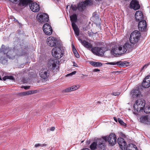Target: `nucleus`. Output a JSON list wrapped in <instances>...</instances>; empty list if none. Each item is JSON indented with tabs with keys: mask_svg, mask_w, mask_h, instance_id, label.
Masks as SVG:
<instances>
[{
	"mask_svg": "<svg viewBox=\"0 0 150 150\" xmlns=\"http://www.w3.org/2000/svg\"><path fill=\"white\" fill-rule=\"evenodd\" d=\"M30 8L33 12H37L40 10V6L36 2H32L30 5Z\"/></svg>",
	"mask_w": 150,
	"mask_h": 150,
	"instance_id": "a211bd4d",
	"label": "nucleus"
},
{
	"mask_svg": "<svg viewBox=\"0 0 150 150\" xmlns=\"http://www.w3.org/2000/svg\"><path fill=\"white\" fill-rule=\"evenodd\" d=\"M139 121L144 124H150V117L148 116H142L140 117Z\"/></svg>",
	"mask_w": 150,
	"mask_h": 150,
	"instance_id": "412c9836",
	"label": "nucleus"
},
{
	"mask_svg": "<svg viewBox=\"0 0 150 150\" xmlns=\"http://www.w3.org/2000/svg\"><path fill=\"white\" fill-rule=\"evenodd\" d=\"M117 142L122 150H127L128 146L125 141L123 138L121 137L118 138Z\"/></svg>",
	"mask_w": 150,
	"mask_h": 150,
	"instance_id": "4468645a",
	"label": "nucleus"
},
{
	"mask_svg": "<svg viewBox=\"0 0 150 150\" xmlns=\"http://www.w3.org/2000/svg\"><path fill=\"white\" fill-rule=\"evenodd\" d=\"M148 64H145L144 65V66L142 67V69H145L147 67V66H148Z\"/></svg>",
	"mask_w": 150,
	"mask_h": 150,
	"instance_id": "37998d69",
	"label": "nucleus"
},
{
	"mask_svg": "<svg viewBox=\"0 0 150 150\" xmlns=\"http://www.w3.org/2000/svg\"><path fill=\"white\" fill-rule=\"evenodd\" d=\"M92 3V0H86V1L80 2L78 4V9L81 11H82L85 8L86 6L91 4Z\"/></svg>",
	"mask_w": 150,
	"mask_h": 150,
	"instance_id": "9d476101",
	"label": "nucleus"
},
{
	"mask_svg": "<svg viewBox=\"0 0 150 150\" xmlns=\"http://www.w3.org/2000/svg\"><path fill=\"white\" fill-rule=\"evenodd\" d=\"M103 138L105 142L107 140L109 143L112 145H114L117 142L116 136L114 133L110 134L108 136L104 137Z\"/></svg>",
	"mask_w": 150,
	"mask_h": 150,
	"instance_id": "0eeeda50",
	"label": "nucleus"
},
{
	"mask_svg": "<svg viewBox=\"0 0 150 150\" xmlns=\"http://www.w3.org/2000/svg\"><path fill=\"white\" fill-rule=\"evenodd\" d=\"M39 75L42 78L45 79H47L49 76L48 70L46 68L42 69L40 72Z\"/></svg>",
	"mask_w": 150,
	"mask_h": 150,
	"instance_id": "f3484780",
	"label": "nucleus"
},
{
	"mask_svg": "<svg viewBox=\"0 0 150 150\" xmlns=\"http://www.w3.org/2000/svg\"><path fill=\"white\" fill-rule=\"evenodd\" d=\"M147 23L146 21L144 20L139 21L138 24V29L141 31H145L147 29Z\"/></svg>",
	"mask_w": 150,
	"mask_h": 150,
	"instance_id": "ddd939ff",
	"label": "nucleus"
},
{
	"mask_svg": "<svg viewBox=\"0 0 150 150\" xmlns=\"http://www.w3.org/2000/svg\"><path fill=\"white\" fill-rule=\"evenodd\" d=\"M43 30L45 35H50L52 33V29L51 25L48 23L44 24L43 27Z\"/></svg>",
	"mask_w": 150,
	"mask_h": 150,
	"instance_id": "9b49d317",
	"label": "nucleus"
},
{
	"mask_svg": "<svg viewBox=\"0 0 150 150\" xmlns=\"http://www.w3.org/2000/svg\"><path fill=\"white\" fill-rule=\"evenodd\" d=\"M78 40L80 41L82 45L84 47L87 48L88 50H90L93 48L92 45L90 43H89L85 40L82 41V40L80 38H78Z\"/></svg>",
	"mask_w": 150,
	"mask_h": 150,
	"instance_id": "b1692460",
	"label": "nucleus"
},
{
	"mask_svg": "<svg viewBox=\"0 0 150 150\" xmlns=\"http://www.w3.org/2000/svg\"><path fill=\"white\" fill-rule=\"evenodd\" d=\"M80 87V86L79 85H74L65 89L63 90V92L65 93L71 92L77 90Z\"/></svg>",
	"mask_w": 150,
	"mask_h": 150,
	"instance_id": "5701e85b",
	"label": "nucleus"
},
{
	"mask_svg": "<svg viewBox=\"0 0 150 150\" xmlns=\"http://www.w3.org/2000/svg\"><path fill=\"white\" fill-rule=\"evenodd\" d=\"M30 86H24V88L25 89H28L29 88Z\"/></svg>",
	"mask_w": 150,
	"mask_h": 150,
	"instance_id": "49530a36",
	"label": "nucleus"
},
{
	"mask_svg": "<svg viewBox=\"0 0 150 150\" xmlns=\"http://www.w3.org/2000/svg\"><path fill=\"white\" fill-rule=\"evenodd\" d=\"M36 18L38 22L41 23L47 22L49 20L48 15L44 13H38L37 16Z\"/></svg>",
	"mask_w": 150,
	"mask_h": 150,
	"instance_id": "6e6552de",
	"label": "nucleus"
},
{
	"mask_svg": "<svg viewBox=\"0 0 150 150\" xmlns=\"http://www.w3.org/2000/svg\"><path fill=\"white\" fill-rule=\"evenodd\" d=\"M130 8L134 10L138 9L140 8L139 2L136 0H132L130 4Z\"/></svg>",
	"mask_w": 150,
	"mask_h": 150,
	"instance_id": "6ab92c4d",
	"label": "nucleus"
},
{
	"mask_svg": "<svg viewBox=\"0 0 150 150\" xmlns=\"http://www.w3.org/2000/svg\"><path fill=\"white\" fill-rule=\"evenodd\" d=\"M97 144L95 142H93L91 145L90 148L92 150H94L97 148Z\"/></svg>",
	"mask_w": 150,
	"mask_h": 150,
	"instance_id": "c756f323",
	"label": "nucleus"
},
{
	"mask_svg": "<svg viewBox=\"0 0 150 150\" xmlns=\"http://www.w3.org/2000/svg\"><path fill=\"white\" fill-rule=\"evenodd\" d=\"M11 2H12L14 4H17L18 3L19 0H8Z\"/></svg>",
	"mask_w": 150,
	"mask_h": 150,
	"instance_id": "4c0bfd02",
	"label": "nucleus"
},
{
	"mask_svg": "<svg viewBox=\"0 0 150 150\" xmlns=\"http://www.w3.org/2000/svg\"><path fill=\"white\" fill-rule=\"evenodd\" d=\"M47 146V145L46 144H35V146L36 148H37L39 147H42L43 146Z\"/></svg>",
	"mask_w": 150,
	"mask_h": 150,
	"instance_id": "72a5a7b5",
	"label": "nucleus"
},
{
	"mask_svg": "<svg viewBox=\"0 0 150 150\" xmlns=\"http://www.w3.org/2000/svg\"><path fill=\"white\" fill-rule=\"evenodd\" d=\"M113 119H114V120H115V121H116V122H117V119L116 118V117H113Z\"/></svg>",
	"mask_w": 150,
	"mask_h": 150,
	"instance_id": "de8ad7c7",
	"label": "nucleus"
},
{
	"mask_svg": "<svg viewBox=\"0 0 150 150\" xmlns=\"http://www.w3.org/2000/svg\"><path fill=\"white\" fill-rule=\"evenodd\" d=\"M142 87L144 88H148L150 86V75L146 77L142 83Z\"/></svg>",
	"mask_w": 150,
	"mask_h": 150,
	"instance_id": "aec40b11",
	"label": "nucleus"
},
{
	"mask_svg": "<svg viewBox=\"0 0 150 150\" xmlns=\"http://www.w3.org/2000/svg\"><path fill=\"white\" fill-rule=\"evenodd\" d=\"M74 66H75V67H77V66L76 65H74Z\"/></svg>",
	"mask_w": 150,
	"mask_h": 150,
	"instance_id": "603ef678",
	"label": "nucleus"
},
{
	"mask_svg": "<svg viewBox=\"0 0 150 150\" xmlns=\"http://www.w3.org/2000/svg\"><path fill=\"white\" fill-rule=\"evenodd\" d=\"M100 71V69H94L93 70V71L94 72H97L99 71Z\"/></svg>",
	"mask_w": 150,
	"mask_h": 150,
	"instance_id": "79ce46f5",
	"label": "nucleus"
},
{
	"mask_svg": "<svg viewBox=\"0 0 150 150\" xmlns=\"http://www.w3.org/2000/svg\"><path fill=\"white\" fill-rule=\"evenodd\" d=\"M141 35L140 32L135 30L131 34L129 38L130 42L132 44L137 43L139 40Z\"/></svg>",
	"mask_w": 150,
	"mask_h": 150,
	"instance_id": "20e7f679",
	"label": "nucleus"
},
{
	"mask_svg": "<svg viewBox=\"0 0 150 150\" xmlns=\"http://www.w3.org/2000/svg\"><path fill=\"white\" fill-rule=\"evenodd\" d=\"M135 19L136 21H139L143 19V15L141 11H136L135 14Z\"/></svg>",
	"mask_w": 150,
	"mask_h": 150,
	"instance_id": "4be33fe9",
	"label": "nucleus"
},
{
	"mask_svg": "<svg viewBox=\"0 0 150 150\" xmlns=\"http://www.w3.org/2000/svg\"><path fill=\"white\" fill-rule=\"evenodd\" d=\"M64 53V50L63 47L58 46L54 47L52 50V54L53 57L57 59L61 58Z\"/></svg>",
	"mask_w": 150,
	"mask_h": 150,
	"instance_id": "f03ea898",
	"label": "nucleus"
},
{
	"mask_svg": "<svg viewBox=\"0 0 150 150\" xmlns=\"http://www.w3.org/2000/svg\"><path fill=\"white\" fill-rule=\"evenodd\" d=\"M144 112L148 113L150 112V106L146 107L144 110Z\"/></svg>",
	"mask_w": 150,
	"mask_h": 150,
	"instance_id": "f704fd0d",
	"label": "nucleus"
},
{
	"mask_svg": "<svg viewBox=\"0 0 150 150\" xmlns=\"http://www.w3.org/2000/svg\"><path fill=\"white\" fill-rule=\"evenodd\" d=\"M129 63L128 62L126 61H119L116 62H108L106 63L107 64H110L111 65H116L119 66V67L122 66H127L129 65Z\"/></svg>",
	"mask_w": 150,
	"mask_h": 150,
	"instance_id": "dca6fc26",
	"label": "nucleus"
},
{
	"mask_svg": "<svg viewBox=\"0 0 150 150\" xmlns=\"http://www.w3.org/2000/svg\"><path fill=\"white\" fill-rule=\"evenodd\" d=\"M82 150H89V149L88 148H85V149H83Z\"/></svg>",
	"mask_w": 150,
	"mask_h": 150,
	"instance_id": "8fccbe9b",
	"label": "nucleus"
},
{
	"mask_svg": "<svg viewBox=\"0 0 150 150\" xmlns=\"http://www.w3.org/2000/svg\"><path fill=\"white\" fill-rule=\"evenodd\" d=\"M56 63L54 60L51 59L49 60L48 63V66L54 72L58 70L59 67L58 65L56 64Z\"/></svg>",
	"mask_w": 150,
	"mask_h": 150,
	"instance_id": "f8f14e48",
	"label": "nucleus"
},
{
	"mask_svg": "<svg viewBox=\"0 0 150 150\" xmlns=\"http://www.w3.org/2000/svg\"><path fill=\"white\" fill-rule=\"evenodd\" d=\"M2 45L0 49V62L2 64L7 62L8 58L13 59L15 58V54L13 50H9V48H5Z\"/></svg>",
	"mask_w": 150,
	"mask_h": 150,
	"instance_id": "f257e3e1",
	"label": "nucleus"
},
{
	"mask_svg": "<svg viewBox=\"0 0 150 150\" xmlns=\"http://www.w3.org/2000/svg\"><path fill=\"white\" fill-rule=\"evenodd\" d=\"M91 51L94 54L98 56H102L104 53V51L101 47H94L91 49Z\"/></svg>",
	"mask_w": 150,
	"mask_h": 150,
	"instance_id": "2eb2a0df",
	"label": "nucleus"
},
{
	"mask_svg": "<svg viewBox=\"0 0 150 150\" xmlns=\"http://www.w3.org/2000/svg\"><path fill=\"white\" fill-rule=\"evenodd\" d=\"M83 142V141H82L81 142Z\"/></svg>",
	"mask_w": 150,
	"mask_h": 150,
	"instance_id": "864d4df0",
	"label": "nucleus"
},
{
	"mask_svg": "<svg viewBox=\"0 0 150 150\" xmlns=\"http://www.w3.org/2000/svg\"><path fill=\"white\" fill-rule=\"evenodd\" d=\"M83 76H87V75H83Z\"/></svg>",
	"mask_w": 150,
	"mask_h": 150,
	"instance_id": "3c124183",
	"label": "nucleus"
},
{
	"mask_svg": "<svg viewBox=\"0 0 150 150\" xmlns=\"http://www.w3.org/2000/svg\"><path fill=\"white\" fill-rule=\"evenodd\" d=\"M140 94V91L138 89H133L131 91L130 95L132 98H135L139 96Z\"/></svg>",
	"mask_w": 150,
	"mask_h": 150,
	"instance_id": "393cba45",
	"label": "nucleus"
},
{
	"mask_svg": "<svg viewBox=\"0 0 150 150\" xmlns=\"http://www.w3.org/2000/svg\"><path fill=\"white\" fill-rule=\"evenodd\" d=\"M127 51L125 48H122V45H116L112 47L111 53L113 55H121L125 53Z\"/></svg>",
	"mask_w": 150,
	"mask_h": 150,
	"instance_id": "7ed1b4c3",
	"label": "nucleus"
},
{
	"mask_svg": "<svg viewBox=\"0 0 150 150\" xmlns=\"http://www.w3.org/2000/svg\"><path fill=\"white\" fill-rule=\"evenodd\" d=\"M58 40L54 37L50 36L47 39V45L51 47L56 46L58 44Z\"/></svg>",
	"mask_w": 150,
	"mask_h": 150,
	"instance_id": "1a4fd4ad",
	"label": "nucleus"
},
{
	"mask_svg": "<svg viewBox=\"0 0 150 150\" xmlns=\"http://www.w3.org/2000/svg\"><path fill=\"white\" fill-rule=\"evenodd\" d=\"M73 52L76 57L79 58V55L77 52L76 49H74L73 51Z\"/></svg>",
	"mask_w": 150,
	"mask_h": 150,
	"instance_id": "c9c22d12",
	"label": "nucleus"
},
{
	"mask_svg": "<svg viewBox=\"0 0 150 150\" xmlns=\"http://www.w3.org/2000/svg\"><path fill=\"white\" fill-rule=\"evenodd\" d=\"M89 63L92 66L95 67H100L103 65L102 63L98 62L90 61H89Z\"/></svg>",
	"mask_w": 150,
	"mask_h": 150,
	"instance_id": "bb28decb",
	"label": "nucleus"
},
{
	"mask_svg": "<svg viewBox=\"0 0 150 150\" xmlns=\"http://www.w3.org/2000/svg\"><path fill=\"white\" fill-rule=\"evenodd\" d=\"M145 102L141 99L137 100L134 105V108L137 112H139L143 110Z\"/></svg>",
	"mask_w": 150,
	"mask_h": 150,
	"instance_id": "39448f33",
	"label": "nucleus"
},
{
	"mask_svg": "<svg viewBox=\"0 0 150 150\" xmlns=\"http://www.w3.org/2000/svg\"><path fill=\"white\" fill-rule=\"evenodd\" d=\"M120 93L119 92H113L112 94L115 96H117L119 95Z\"/></svg>",
	"mask_w": 150,
	"mask_h": 150,
	"instance_id": "a19ab883",
	"label": "nucleus"
},
{
	"mask_svg": "<svg viewBox=\"0 0 150 150\" xmlns=\"http://www.w3.org/2000/svg\"><path fill=\"white\" fill-rule=\"evenodd\" d=\"M118 121L119 123L125 127L126 125V123H125L123 121L121 120L120 118H119L118 119Z\"/></svg>",
	"mask_w": 150,
	"mask_h": 150,
	"instance_id": "473e14b6",
	"label": "nucleus"
},
{
	"mask_svg": "<svg viewBox=\"0 0 150 150\" xmlns=\"http://www.w3.org/2000/svg\"><path fill=\"white\" fill-rule=\"evenodd\" d=\"M72 49H73V51L74 49H76L75 47L73 45H72Z\"/></svg>",
	"mask_w": 150,
	"mask_h": 150,
	"instance_id": "09e8293b",
	"label": "nucleus"
},
{
	"mask_svg": "<svg viewBox=\"0 0 150 150\" xmlns=\"http://www.w3.org/2000/svg\"><path fill=\"white\" fill-rule=\"evenodd\" d=\"M19 3L18 4L19 6L21 8H24L27 4L28 2L26 0H19Z\"/></svg>",
	"mask_w": 150,
	"mask_h": 150,
	"instance_id": "a878e982",
	"label": "nucleus"
},
{
	"mask_svg": "<svg viewBox=\"0 0 150 150\" xmlns=\"http://www.w3.org/2000/svg\"><path fill=\"white\" fill-rule=\"evenodd\" d=\"M70 17L71 21L72 22V26L74 31L75 34L77 36H78L79 35V30L76 25L75 23V22L77 20V16L76 14H74L71 16Z\"/></svg>",
	"mask_w": 150,
	"mask_h": 150,
	"instance_id": "423d86ee",
	"label": "nucleus"
},
{
	"mask_svg": "<svg viewBox=\"0 0 150 150\" xmlns=\"http://www.w3.org/2000/svg\"><path fill=\"white\" fill-rule=\"evenodd\" d=\"M71 8L73 11H76L77 8H78L75 5H72L71 6Z\"/></svg>",
	"mask_w": 150,
	"mask_h": 150,
	"instance_id": "e433bc0d",
	"label": "nucleus"
},
{
	"mask_svg": "<svg viewBox=\"0 0 150 150\" xmlns=\"http://www.w3.org/2000/svg\"><path fill=\"white\" fill-rule=\"evenodd\" d=\"M55 129V127H52L50 128V130L51 131H54Z\"/></svg>",
	"mask_w": 150,
	"mask_h": 150,
	"instance_id": "c03bdc74",
	"label": "nucleus"
},
{
	"mask_svg": "<svg viewBox=\"0 0 150 150\" xmlns=\"http://www.w3.org/2000/svg\"><path fill=\"white\" fill-rule=\"evenodd\" d=\"M122 48H125L127 50V48H131L132 47L131 45H130L129 42L125 43L124 45H122Z\"/></svg>",
	"mask_w": 150,
	"mask_h": 150,
	"instance_id": "c85d7f7f",
	"label": "nucleus"
},
{
	"mask_svg": "<svg viewBox=\"0 0 150 150\" xmlns=\"http://www.w3.org/2000/svg\"><path fill=\"white\" fill-rule=\"evenodd\" d=\"M30 91L32 92L31 94L36 93L37 92V90Z\"/></svg>",
	"mask_w": 150,
	"mask_h": 150,
	"instance_id": "a18cd8bd",
	"label": "nucleus"
},
{
	"mask_svg": "<svg viewBox=\"0 0 150 150\" xmlns=\"http://www.w3.org/2000/svg\"><path fill=\"white\" fill-rule=\"evenodd\" d=\"M76 73V71H74L73 72H72L71 73H70V74H68L67 75V76H72L73 75H74Z\"/></svg>",
	"mask_w": 150,
	"mask_h": 150,
	"instance_id": "58836bf2",
	"label": "nucleus"
},
{
	"mask_svg": "<svg viewBox=\"0 0 150 150\" xmlns=\"http://www.w3.org/2000/svg\"><path fill=\"white\" fill-rule=\"evenodd\" d=\"M129 146L133 147V148L134 149L136 150H137V148L136 146L133 144H129Z\"/></svg>",
	"mask_w": 150,
	"mask_h": 150,
	"instance_id": "ea45409f",
	"label": "nucleus"
},
{
	"mask_svg": "<svg viewBox=\"0 0 150 150\" xmlns=\"http://www.w3.org/2000/svg\"><path fill=\"white\" fill-rule=\"evenodd\" d=\"M32 92L30 91L23 92L21 93V95L23 96H25L31 94Z\"/></svg>",
	"mask_w": 150,
	"mask_h": 150,
	"instance_id": "7c9ffc66",
	"label": "nucleus"
},
{
	"mask_svg": "<svg viewBox=\"0 0 150 150\" xmlns=\"http://www.w3.org/2000/svg\"><path fill=\"white\" fill-rule=\"evenodd\" d=\"M14 79L13 76H6L3 77L2 78L3 80L4 81H5L7 79H10L13 80Z\"/></svg>",
	"mask_w": 150,
	"mask_h": 150,
	"instance_id": "2f4dec72",
	"label": "nucleus"
},
{
	"mask_svg": "<svg viewBox=\"0 0 150 150\" xmlns=\"http://www.w3.org/2000/svg\"><path fill=\"white\" fill-rule=\"evenodd\" d=\"M103 138H102V139H100L99 140V142L100 143L98 144V147L99 149L104 150L105 149V146L103 143Z\"/></svg>",
	"mask_w": 150,
	"mask_h": 150,
	"instance_id": "cd10ccee",
	"label": "nucleus"
}]
</instances>
